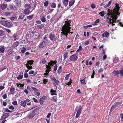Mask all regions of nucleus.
<instances>
[{
  "instance_id": "1",
  "label": "nucleus",
  "mask_w": 123,
  "mask_h": 123,
  "mask_svg": "<svg viewBox=\"0 0 123 123\" xmlns=\"http://www.w3.org/2000/svg\"><path fill=\"white\" fill-rule=\"evenodd\" d=\"M71 21L67 19L65 22V24L62 27L61 31H62L61 33L67 37L70 31L71 27L70 26Z\"/></svg>"
},
{
  "instance_id": "2",
  "label": "nucleus",
  "mask_w": 123,
  "mask_h": 123,
  "mask_svg": "<svg viewBox=\"0 0 123 123\" xmlns=\"http://www.w3.org/2000/svg\"><path fill=\"white\" fill-rule=\"evenodd\" d=\"M25 8L24 10L23 13L25 14H29L30 13V9L31 8L30 4H26L25 5Z\"/></svg>"
},
{
  "instance_id": "3",
  "label": "nucleus",
  "mask_w": 123,
  "mask_h": 123,
  "mask_svg": "<svg viewBox=\"0 0 123 123\" xmlns=\"http://www.w3.org/2000/svg\"><path fill=\"white\" fill-rule=\"evenodd\" d=\"M1 24L3 25L8 28L11 27L12 25V24L10 22L4 20L1 21Z\"/></svg>"
},
{
  "instance_id": "4",
  "label": "nucleus",
  "mask_w": 123,
  "mask_h": 123,
  "mask_svg": "<svg viewBox=\"0 0 123 123\" xmlns=\"http://www.w3.org/2000/svg\"><path fill=\"white\" fill-rule=\"evenodd\" d=\"M78 58L77 53L74 54L71 56L70 57V61L72 62H74L77 60Z\"/></svg>"
},
{
  "instance_id": "5",
  "label": "nucleus",
  "mask_w": 123,
  "mask_h": 123,
  "mask_svg": "<svg viewBox=\"0 0 123 123\" xmlns=\"http://www.w3.org/2000/svg\"><path fill=\"white\" fill-rule=\"evenodd\" d=\"M82 107H80L78 109V111H77V113L76 114L75 118H78L80 114H81L82 110Z\"/></svg>"
},
{
  "instance_id": "6",
  "label": "nucleus",
  "mask_w": 123,
  "mask_h": 123,
  "mask_svg": "<svg viewBox=\"0 0 123 123\" xmlns=\"http://www.w3.org/2000/svg\"><path fill=\"white\" fill-rule=\"evenodd\" d=\"M49 37L50 40L52 41H55L56 40L55 35L53 34H50L49 35Z\"/></svg>"
},
{
  "instance_id": "7",
  "label": "nucleus",
  "mask_w": 123,
  "mask_h": 123,
  "mask_svg": "<svg viewBox=\"0 0 123 123\" xmlns=\"http://www.w3.org/2000/svg\"><path fill=\"white\" fill-rule=\"evenodd\" d=\"M0 36L2 39V40L3 41L4 40H6L5 38H6V37L5 35L4 34V31L2 30H0Z\"/></svg>"
},
{
  "instance_id": "8",
  "label": "nucleus",
  "mask_w": 123,
  "mask_h": 123,
  "mask_svg": "<svg viewBox=\"0 0 123 123\" xmlns=\"http://www.w3.org/2000/svg\"><path fill=\"white\" fill-rule=\"evenodd\" d=\"M35 25H37L36 26L39 29H42L43 28H44L45 26L46 25L45 24H39L37 25V24H35Z\"/></svg>"
},
{
  "instance_id": "9",
  "label": "nucleus",
  "mask_w": 123,
  "mask_h": 123,
  "mask_svg": "<svg viewBox=\"0 0 123 123\" xmlns=\"http://www.w3.org/2000/svg\"><path fill=\"white\" fill-rule=\"evenodd\" d=\"M9 115V114L8 113H6L4 114L1 118V119L2 120L4 119L5 118L8 117Z\"/></svg>"
},
{
  "instance_id": "10",
  "label": "nucleus",
  "mask_w": 123,
  "mask_h": 123,
  "mask_svg": "<svg viewBox=\"0 0 123 123\" xmlns=\"http://www.w3.org/2000/svg\"><path fill=\"white\" fill-rule=\"evenodd\" d=\"M19 42L18 41H16L14 42L12 46V48H14L16 47L19 45Z\"/></svg>"
},
{
  "instance_id": "11",
  "label": "nucleus",
  "mask_w": 123,
  "mask_h": 123,
  "mask_svg": "<svg viewBox=\"0 0 123 123\" xmlns=\"http://www.w3.org/2000/svg\"><path fill=\"white\" fill-rule=\"evenodd\" d=\"M115 8H114L113 9L114 10L115 12H118L119 11L120 7L119 6V5L118 3L116 4Z\"/></svg>"
},
{
  "instance_id": "12",
  "label": "nucleus",
  "mask_w": 123,
  "mask_h": 123,
  "mask_svg": "<svg viewBox=\"0 0 123 123\" xmlns=\"http://www.w3.org/2000/svg\"><path fill=\"white\" fill-rule=\"evenodd\" d=\"M109 33L106 31H105L104 33H103L102 35V37H108L109 36Z\"/></svg>"
},
{
  "instance_id": "13",
  "label": "nucleus",
  "mask_w": 123,
  "mask_h": 123,
  "mask_svg": "<svg viewBox=\"0 0 123 123\" xmlns=\"http://www.w3.org/2000/svg\"><path fill=\"white\" fill-rule=\"evenodd\" d=\"M46 44H45L44 42H43L40 43L39 45V48H42L44 47L46 45Z\"/></svg>"
},
{
  "instance_id": "14",
  "label": "nucleus",
  "mask_w": 123,
  "mask_h": 123,
  "mask_svg": "<svg viewBox=\"0 0 123 123\" xmlns=\"http://www.w3.org/2000/svg\"><path fill=\"white\" fill-rule=\"evenodd\" d=\"M69 0H63L62 2L63 4L65 7L67 6L68 4Z\"/></svg>"
},
{
  "instance_id": "15",
  "label": "nucleus",
  "mask_w": 123,
  "mask_h": 123,
  "mask_svg": "<svg viewBox=\"0 0 123 123\" xmlns=\"http://www.w3.org/2000/svg\"><path fill=\"white\" fill-rule=\"evenodd\" d=\"M47 37H43V42H44V43L46 44H47L49 42L48 40L47 39Z\"/></svg>"
},
{
  "instance_id": "16",
  "label": "nucleus",
  "mask_w": 123,
  "mask_h": 123,
  "mask_svg": "<svg viewBox=\"0 0 123 123\" xmlns=\"http://www.w3.org/2000/svg\"><path fill=\"white\" fill-rule=\"evenodd\" d=\"M75 1V0H72L69 1V6H72L74 4Z\"/></svg>"
},
{
  "instance_id": "17",
  "label": "nucleus",
  "mask_w": 123,
  "mask_h": 123,
  "mask_svg": "<svg viewBox=\"0 0 123 123\" xmlns=\"http://www.w3.org/2000/svg\"><path fill=\"white\" fill-rule=\"evenodd\" d=\"M5 48L4 46L1 47L0 48V53L3 54L5 52Z\"/></svg>"
},
{
  "instance_id": "18",
  "label": "nucleus",
  "mask_w": 123,
  "mask_h": 123,
  "mask_svg": "<svg viewBox=\"0 0 123 123\" xmlns=\"http://www.w3.org/2000/svg\"><path fill=\"white\" fill-rule=\"evenodd\" d=\"M7 6V4L3 3L1 6L0 8L2 10H4L6 8Z\"/></svg>"
},
{
  "instance_id": "19",
  "label": "nucleus",
  "mask_w": 123,
  "mask_h": 123,
  "mask_svg": "<svg viewBox=\"0 0 123 123\" xmlns=\"http://www.w3.org/2000/svg\"><path fill=\"white\" fill-rule=\"evenodd\" d=\"M114 23H115V22L112 21V19L110 18L108 22V24H109L112 25V26H113L114 25H115V24Z\"/></svg>"
},
{
  "instance_id": "20",
  "label": "nucleus",
  "mask_w": 123,
  "mask_h": 123,
  "mask_svg": "<svg viewBox=\"0 0 123 123\" xmlns=\"http://www.w3.org/2000/svg\"><path fill=\"white\" fill-rule=\"evenodd\" d=\"M15 2L18 7H20L21 6V4L20 1L17 0H16Z\"/></svg>"
},
{
  "instance_id": "21",
  "label": "nucleus",
  "mask_w": 123,
  "mask_h": 123,
  "mask_svg": "<svg viewBox=\"0 0 123 123\" xmlns=\"http://www.w3.org/2000/svg\"><path fill=\"white\" fill-rule=\"evenodd\" d=\"M34 62V61L33 60H30L29 61H27V63L25 65H32L33 64Z\"/></svg>"
},
{
  "instance_id": "22",
  "label": "nucleus",
  "mask_w": 123,
  "mask_h": 123,
  "mask_svg": "<svg viewBox=\"0 0 123 123\" xmlns=\"http://www.w3.org/2000/svg\"><path fill=\"white\" fill-rule=\"evenodd\" d=\"M56 92L55 90L54 91L53 90L51 89L50 91V93L52 95H57V94L55 93Z\"/></svg>"
},
{
  "instance_id": "23",
  "label": "nucleus",
  "mask_w": 123,
  "mask_h": 123,
  "mask_svg": "<svg viewBox=\"0 0 123 123\" xmlns=\"http://www.w3.org/2000/svg\"><path fill=\"white\" fill-rule=\"evenodd\" d=\"M20 105L22 106L25 107L26 105V104L25 101L22 100L20 102Z\"/></svg>"
},
{
  "instance_id": "24",
  "label": "nucleus",
  "mask_w": 123,
  "mask_h": 123,
  "mask_svg": "<svg viewBox=\"0 0 123 123\" xmlns=\"http://www.w3.org/2000/svg\"><path fill=\"white\" fill-rule=\"evenodd\" d=\"M57 100L56 96H54L51 98V100L52 101L56 102Z\"/></svg>"
},
{
  "instance_id": "25",
  "label": "nucleus",
  "mask_w": 123,
  "mask_h": 123,
  "mask_svg": "<svg viewBox=\"0 0 123 123\" xmlns=\"http://www.w3.org/2000/svg\"><path fill=\"white\" fill-rule=\"evenodd\" d=\"M117 15L116 14L115 15V17H114V18L112 19V21H113V22H115V23H116V20L117 19Z\"/></svg>"
},
{
  "instance_id": "26",
  "label": "nucleus",
  "mask_w": 123,
  "mask_h": 123,
  "mask_svg": "<svg viewBox=\"0 0 123 123\" xmlns=\"http://www.w3.org/2000/svg\"><path fill=\"white\" fill-rule=\"evenodd\" d=\"M41 20L42 22H44L46 21V19L44 16H42L41 18Z\"/></svg>"
},
{
  "instance_id": "27",
  "label": "nucleus",
  "mask_w": 123,
  "mask_h": 123,
  "mask_svg": "<svg viewBox=\"0 0 123 123\" xmlns=\"http://www.w3.org/2000/svg\"><path fill=\"white\" fill-rule=\"evenodd\" d=\"M16 84L17 87H24V84H22L21 83L18 84V83H17Z\"/></svg>"
},
{
  "instance_id": "28",
  "label": "nucleus",
  "mask_w": 123,
  "mask_h": 123,
  "mask_svg": "<svg viewBox=\"0 0 123 123\" xmlns=\"http://www.w3.org/2000/svg\"><path fill=\"white\" fill-rule=\"evenodd\" d=\"M68 53L67 52L64 53L63 55V58L64 60H65L67 58L68 56Z\"/></svg>"
},
{
  "instance_id": "29",
  "label": "nucleus",
  "mask_w": 123,
  "mask_h": 123,
  "mask_svg": "<svg viewBox=\"0 0 123 123\" xmlns=\"http://www.w3.org/2000/svg\"><path fill=\"white\" fill-rule=\"evenodd\" d=\"M83 48L81 45H80L79 48V49L76 51V52L77 53L80 52V51L82 50Z\"/></svg>"
},
{
  "instance_id": "30",
  "label": "nucleus",
  "mask_w": 123,
  "mask_h": 123,
  "mask_svg": "<svg viewBox=\"0 0 123 123\" xmlns=\"http://www.w3.org/2000/svg\"><path fill=\"white\" fill-rule=\"evenodd\" d=\"M33 16V14L29 16H27V19L31 20Z\"/></svg>"
},
{
  "instance_id": "31",
  "label": "nucleus",
  "mask_w": 123,
  "mask_h": 123,
  "mask_svg": "<svg viewBox=\"0 0 123 123\" xmlns=\"http://www.w3.org/2000/svg\"><path fill=\"white\" fill-rule=\"evenodd\" d=\"M23 77V76L22 75L20 74L19 75L18 77H17V79L18 80H19L22 79Z\"/></svg>"
},
{
  "instance_id": "32",
  "label": "nucleus",
  "mask_w": 123,
  "mask_h": 123,
  "mask_svg": "<svg viewBox=\"0 0 123 123\" xmlns=\"http://www.w3.org/2000/svg\"><path fill=\"white\" fill-rule=\"evenodd\" d=\"M56 7V4L55 3H53L51 5V7L53 8H55Z\"/></svg>"
},
{
  "instance_id": "33",
  "label": "nucleus",
  "mask_w": 123,
  "mask_h": 123,
  "mask_svg": "<svg viewBox=\"0 0 123 123\" xmlns=\"http://www.w3.org/2000/svg\"><path fill=\"white\" fill-rule=\"evenodd\" d=\"M42 62L43 64H45L46 63V61L45 58H43L41 60L40 62Z\"/></svg>"
},
{
  "instance_id": "34",
  "label": "nucleus",
  "mask_w": 123,
  "mask_h": 123,
  "mask_svg": "<svg viewBox=\"0 0 123 123\" xmlns=\"http://www.w3.org/2000/svg\"><path fill=\"white\" fill-rule=\"evenodd\" d=\"M99 14L101 16L103 17L105 15L104 12L102 11L101 12L99 13Z\"/></svg>"
},
{
  "instance_id": "35",
  "label": "nucleus",
  "mask_w": 123,
  "mask_h": 123,
  "mask_svg": "<svg viewBox=\"0 0 123 123\" xmlns=\"http://www.w3.org/2000/svg\"><path fill=\"white\" fill-rule=\"evenodd\" d=\"M80 82L81 84H83L84 85H85L86 84L85 82V80L84 79H83L80 80Z\"/></svg>"
},
{
  "instance_id": "36",
  "label": "nucleus",
  "mask_w": 123,
  "mask_h": 123,
  "mask_svg": "<svg viewBox=\"0 0 123 123\" xmlns=\"http://www.w3.org/2000/svg\"><path fill=\"white\" fill-rule=\"evenodd\" d=\"M26 49L25 48L23 47L21 50V52L23 53H24L26 51Z\"/></svg>"
},
{
  "instance_id": "37",
  "label": "nucleus",
  "mask_w": 123,
  "mask_h": 123,
  "mask_svg": "<svg viewBox=\"0 0 123 123\" xmlns=\"http://www.w3.org/2000/svg\"><path fill=\"white\" fill-rule=\"evenodd\" d=\"M34 93L38 97L40 95V93L39 92L35 91L34 92Z\"/></svg>"
},
{
  "instance_id": "38",
  "label": "nucleus",
  "mask_w": 123,
  "mask_h": 123,
  "mask_svg": "<svg viewBox=\"0 0 123 123\" xmlns=\"http://www.w3.org/2000/svg\"><path fill=\"white\" fill-rule=\"evenodd\" d=\"M99 19H97L94 22V24H93V25H97V24L99 22Z\"/></svg>"
},
{
  "instance_id": "39",
  "label": "nucleus",
  "mask_w": 123,
  "mask_h": 123,
  "mask_svg": "<svg viewBox=\"0 0 123 123\" xmlns=\"http://www.w3.org/2000/svg\"><path fill=\"white\" fill-rule=\"evenodd\" d=\"M13 37L14 39L15 40L17 39L18 36L16 34H14L13 35Z\"/></svg>"
},
{
  "instance_id": "40",
  "label": "nucleus",
  "mask_w": 123,
  "mask_h": 123,
  "mask_svg": "<svg viewBox=\"0 0 123 123\" xmlns=\"http://www.w3.org/2000/svg\"><path fill=\"white\" fill-rule=\"evenodd\" d=\"M24 16L25 15H20L18 18V19H22L24 17Z\"/></svg>"
},
{
  "instance_id": "41",
  "label": "nucleus",
  "mask_w": 123,
  "mask_h": 123,
  "mask_svg": "<svg viewBox=\"0 0 123 123\" xmlns=\"http://www.w3.org/2000/svg\"><path fill=\"white\" fill-rule=\"evenodd\" d=\"M113 72L115 74H116L115 75H116L117 74H119V72L118 70H117L116 71L114 70L113 71Z\"/></svg>"
},
{
  "instance_id": "42",
  "label": "nucleus",
  "mask_w": 123,
  "mask_h": 123,
  "mask_svg": "<svg viewBox=\"0 0 123 123\" xmlns=\"http://www.w3.org/2000/svg\"><path fill=\"white\" fill-rule=\"evenodd\" d=\"M70 73L69 74H67L65 77V80H67L69 78V75Z\"/></svg>"
},
{
  "instance_id": "43",
  "label": "nucleus",
  "mask_w": 123,
  "mask_h": 123,
  "mask_svg": "<svg viewBox=\"0 0 123 123\" xmlns=\"http://www.w3.org/2000/svg\"><path fill=\"white\" fill-rule=\"evenodd\" d=\"M46 68L47 69L50 70H51V67L50 65L48 64L46 65Z\"/></svg>"
},
{
  "instance_id": "44",
  "label": "nucleus",
  "mask_w": 123,
  "mask_h": 123,
  "mask_svg": "<svg viewBox=\"0 0 123 123\" xmlns=\"http://www.w3.org/2000/svg\"><path fill=\"white\" fill-rule=\"evenodd\" d=\"M119 74H121V75L123 76V69H121L119 71Z\"/></svg>"
},
{
  "instance_id": "45",
  "label": "nucleus",
  "mask_w": 123,
  "mask_h": 123,
  "mask_svg": "<svg viewBox=\"0 0 123 123\" xmlns=\"http://www.w3.org/2000/svg\"><path fill=\"white\" fill-rule=\"evenodd\" d=\"M112 3V1L111 0H110L108 2L107 5L106 7H108Z\"/></svg>"
},
{
  "instance_id": "46",
  "label": "nucleus",
  "mask_w": 123,
  "mask_h": 123,
  "mask_svg": "<svg viewBox=\"0 0 123 123\" xmlns=\"http://www.w3.org/2000/svg\"><path fill=\"white\" fill-rule=\"evenodd\" d=\"M11 14V12H6L5 13V14L6 16H10Z\"/></svg>"
},
{
  "instance_id": "47",
  "label": "nucleus",
  "mask_w": 123,
  "mask_h": 123,
  "mask_svg": "<svg viewBox=\"0 0 123 123\" xmlns=\"http://www.w3.org/2000/svg\"><path fill=\"white\" fill-rule=\"evenodd\" d=\"M26 67L28 69H31L32 68V67L31 66H29V65H25Z\"/></svg>"
},
{
  "instance_id": "48",
  "label": "nucleus",
  "mask_w": 123,
  "mask_h": 123,
  "mask_svg": "<svg viewBox=\"0 0 123 123\" xmlns=\"http://www.w3.org/2000/svg\"><path fill=\"white\" fill-rule=\"evenodd\" d=\"M62 66H61L59 67L58 69V70L57 71V73H60L61 71V69L62 68Z\"/></svg>"
},
{
  "instance_id": "49",
  "label": "nucleus",
  "mask_w": 123,
  "mask_h": 123,
  "mask_svg": "<svg viewBox=\"0 0 123 123\" xmlns=\"http://www.w3.org/2000/svg\"><path fill=\"white\" fill-rule=\"evenodd\" d=\"M120 104V103L119 102H116L114 104L116 107L117 106L119 105Z\"/></svg>"
},
{
  "instance_id": "50",
  "label": "nucleus",
  "mask_w": 123,
  "mask_h": 123,
  "mask_svg": "<svg viewBox=\"0 0 123 123\" xmlns=\"http://www.w3.org/2000/svg\"><path fill=\"white\" fill-rule=\"evenodd\" d=\"M49 4V2L48 1H45L44 4V5L45 6H47Z\"/></svg>"
},
{
  "instance_id": "51",
  "label": "nucleus",
  "mask_w": 123,
  "mask_h": 123,
  "mask_svg": "<svg viewBox=\"0 0 123 123\" xmlns=\"http://www.w3.org/2000/svg\"><path fill=\"white\" fill-rule=\"evenodd\" d=\"M15 90V88L14 87H11L10 89V92H13Z\"/></svg>"
},
{
  "instance_id": "52",
  "label": "nucleus",
  "mask_w": 123,
  "mask_h": 123,
  "mask_svg": "<svg viewBox=\"0 0 123 123\" xmlns=\"http://www.w3.org/2000/svg\"><path fill=\"white\" fill-rule=\"evenodd\" d=\"M43 81L44 84H46L48 82V80L47 79H44L43 80Z\"/></svg>"
},
{
  "instance_id": "53",
  "label": "nucleus",
  "mask_w": 123,
  "mask_h": 123,
  "mask_svg": "<svg viewBox=\"0 0 123 123\" xmlns=\"http://www.w3.org/2000/svg\"><path fill=\"white\" fill-rule=\"evenodd\" d=\"M57 85L60 83V82L58 80H57L56 79L54 82Z\"/></svg>"
},
{
  "instance_id": "54",
  "label": "nucleus",
  "mask_w": 123,
  "mask_h": 123,
  "mask_svg": "<svg viewBox=\"0 0 123 123\" xmlns=\"http://www.w3.org/2000/svg\"><path fill=\"white\" fill-rule=\"evenodd\" d=\"M108 12L109 13L108 14V15H110L113 12V10H111L109 9L108 10Z\"/></svg>"
},
{
  "instance_id": "55",
  "label": "nucleus",
  "mask_w": 123,
  "mask_h": 123,
  "mask_svg": "<svg viewBox=\"0 0 123 123\" xmlns=\"http://www.w3.org/2000/svg\"><path fill=\"white\" fill-rule=\"evenodd\" d=\"M91 7L92 9L94 8L95 7V4H92L91 5Z\"/></svg>"
},
{
  "instance_id": "56",
  "label": "nucleus",
  "mask_w": 123,
  "mask_h": 123,
  "mask_svg": "<svg viewBox=\"0 0 123 123\" xmlns=\"http://www.w3.org/2000/svg\"><path fill=\"white\" fill-rule=\"evenodd\" d=\"M50 79L53 82H54L55 80H56V79L55 77H51Z\"/></svg>"
},
{
  "instance_id": "57",
  "label": "nucleus",
  "mask_w": 123,
  "mask_h": 123,
  "mask_svg": "<svg viewBox=\"0 0 123 123\" xmlns=\"http://www.w3.org/2000/svg\"><path fill=\"white\" fill-rule=\"evenodd\" d=\"M11 8L12 9L16 10V7L14 6H12L11 7Z\"/></svg>"
},
{
  "instance_id": "58",
  "label": "nucleus",
  "mask_w": 123,
  "mask_h": 123,
  "mask_svg": "<svg viewBox=\"0 0 123 123\" xmlns=\"http://www.w3.org/2000/svg\"><path fill=\"white\" fill-rule=\"evenodd\" d=\"M95 71H94V70H93V73H92V75L91 76V78H94V75L95 74Z\"/></svg>"
},
{
  "instance_id": "59",
  "label": "nucleus",
  "mask_w": 123,
  "mask_h": 123,
  "mask_svg": "<svg viewBox=\"0 0 123 123\" xmlns=\"http://www.w3.org/2000/svg\"><path fill=\"white\" fill-rule=\"evenodd\" d=\"M35 72L34 71L30 70L29 72V74H33Z\"/></svg>"
},
{
  "instance_id": "60",
  "label": "nucleus",
  "mask_w": 123,
  "mask_h": 123,
  "mask_svg": "<svg viewBox=\"0 0 123 123\" xmlns=\"http://www.w3.org/2000/svg\"><path fill=\"white\" fill-rule=\"evenodd\" d=\"M103 68H100L98 71V73H100V72H103Z\"/></svg>"
},
{
  "instance_id": "61",
  "label": "nucleus",
  "mask_w": 123,
  "mask_h": 123,
  "mask_svg": "<svg viewBox=\"0 0 123 123\" xmlns=\"http://www.w3.org/2000/svg\"><path fill=\"white\" fill-rule=\"evenodd\" d=\"M41 105H42L43 104V101L42 100V99L40 98V101H39Z\"/></svg>"
},
{
  "instance_id": "62",
  "label": "nucleus",
  "mask_w": 123,
  "mask_h": 123,
  "mask_svg": "<svg viewBox=\"0 0 123 123\" xmlns=\"http://www.w3.org/2000/svg\"><path fill=\"white\" fill-rule=\"evenodd\" d=\"M12 104L14 105H17V101H13L12 103Z\"/></svg>"
},
{
  "instance_id": "63",
  "label": "nucleus",
  "mask_w": 123,
  "mask_h": 123,
  "mask_svg": "<svg viewBox=\"0 0 123 123\" xmlns=\"http://www.w3.org/2000/svg\"><path fill=\"white\" fill-rule=\"evenodd\" d=\"M89 43V42L88 40L86 41L85 42L84 44L86 45H87Z\"/></svg>"
},
{
  "instance_id": "64",
  "label": "nucleus",
  "mask_w": 123,
  "mask_h": 123,
  "mask_svg": "<svg viewBox=\"0 0 123 123\" xmlns=\"http://www.w3.org/2000/svg\"><path fill=\"white\" fill-rule=\"evenodd\" d=\"M120 116L121 118V121H122L123 119V113H121L120 114Z\"/></svg>"
}]
</instances>
